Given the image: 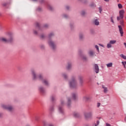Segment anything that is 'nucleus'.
Returning a JSON list of instances; mask_svg holds the SVG:
<instances>
[{
    "mask_svg": "<svg viewBox=\"0 0 126 126\" xmlns=\"http://www.w3.org/2000/svg\"><path fill=\"white\" fill-rule=\"evenodd\" d=\"M32 73L33 76V80H35V79L38 78L40 80H42V83H44L45 85H46V86H49V83H48V81H47V80H43V76H42V75L39 74L38 77H37L34 70H32Z\"/></svg>",
    "mask_w": 126,
    "mask_h": 126,
    "instance_id": "1",
    "label": "nucleus"
},
{
    "mask_svg": "<svg viewBox=\"0 0 126 126\" xmlns=\"http://www.w3.org/2000/svg\"><path fill=\"white\" fill-rule=\"evenodd\" d=\"M8 35L9 37H10V39H6L4 38H0V41L2 42H4V43H12L13 41V38H12L13 34L12 32H8Z\"/></svg>",
    "mask_w": 126,
    "mask_h": 126,
    "instance_id": "2",
    "label": "nucleus"
},
{
    "mask_svg": "<svg viewBox=\"0 0 126 126\" xmlns=\"http://www.w3.org/2000/svg\"><path fill=\"white\" fill-rule=\"evenodd\" d=\"M69 86L70 88L74 89L77 86V82L75 80V77H72L71 80L69 82Z\"/></svg>",
    "mask_w": 126,
    "mask_h": 126,
    "instance_id": "3",
    "label": "nucleus"
},
{
    "mask_svg": "<svg viewBox=\"0 0 126 126\" xmlns=\"http://www.w3.org/2000/svg\"><path fill=\"white\" fill-rule=\"evenodd\" d=\"M125 10H121L119 11V16H117V19L118 21H120L121 19H123L124 17Z\"/></svg>",
    "mask_w": 126,
    "mask_h": 126,
    "instance_id": "4",
    "label": "nucleus"
},
{
    "mask_svg": "<svg viewBox=\"0 0 126 126\" xmlns=\"http://www.w3.org/2000/svg\"><path fill=\"white\" fill-rule=\"evenodd\" d=\"M63 101L61 100V105L59 106V112L60 113V114H63Z\"/></svg>",
    "mask_w": 126,
    "mask_h": 126,
    "instance_id": "5",
    "label": "nucleus"
},
{
    "mask_svg": "<svg viewBox=\"0 0 126 126\" xmlns=\"http://www.w3.org/2000/svg\"><path fill=\"white\" fill-rule=\"evenodd\" d=\"M1 107L3 109H4V110H7L8 111H9V112H11L12 111V109H13L12 106L10 105H2Z\"/></svg>",
    "mask_w": 126,
    "mask_h": 126,
    "instance_id": "6",
    "label": "nucleus"
},
{
    "mask_svg": "<svg viewBox=\"0 0 126 126\" xmlns=\"http://www.w3.org/2000/svg\"><path fill=\"white\" fill-rule=\"evenodd\" d=\"M117 43V40H111L109 41V43L107 45V48L110 49L112 47V45H115Z\"/></svg>",
    "mask_w": 126,
    "mask_h": 126,
    "instance_id": "7",
    "label": "nucleus"
},
{
    "mask_svg": "<svg viewBox=\"0 0 126 126\" xmlns=\"http://www.w3.org/2000/svg\"><path fill=\"white\" fill-rule=\"evenodd\" d=\"M93 115V113H92V112H90L89 113H85L84 114L85 118L87 120L88 119H92Z\"/></svg>",
    "mask_w": 126,
    "mask_h": 126,
    "instance_id": "8",
    "label": "nucleus"
},
{
    "mask_svg": "<svg viewBox=\"0 0 126 126\" xmlns=\"http://www.w3.org/2000/svg\"><path fill=\"white\" fill-rule=\"evenodd\" d=\"M48 44L53 50H55L56 45H55V43H54V42H53V41H52V40L49 41Z\"/></svg>",
    "mask_w": 126,
    "mask_h": 126,
    "instance_id": "9",
    "label": "nucleus"
},
{
    "mask_svg": "<svg viewBox=\"0 0 126 126\" xmlns=\"http://www.w3.org/2000/svg\"><path fill=\"white\" fill-rule=\"evenodd\" d=\"M118 28H119V32L121 34V36L123 37V36H124V30H123V28L122 27V26L121 25L118 26Z\"/></svg>",
    "mask_w": 126,
    "mask_h": 126,
    "instance_id": "10",
    "label": "nucleus"
},
{
    "mask_svg": "<svg viewBox=\"0 0 126 126\" xmlns=\"http://www.w3.org/2000/svg\"><path fill=\"white\" fill-rule=\"evenodd\" d=\"M79 86H82L83 85V80L82 79V76H79Z\"/></svg>",
    "mask_w": 126,
    "mask_h": 126,
    "instance_id": "11",
    "label": "nucleus"
},
{
    "mask_svg": "<svg viewBox=\"0 0 126 126\" xmlns=\"http://www.w3.org/2000/svg\"><path fill=\"white\" fill-rule=\"evenodd\" d=\"M39 91H40V93L41 94H42L43 95H44V94H45L46 91H45V89H43V87H40L39 88Z\"/></svg>",
    "mask_w": 126,
    "mask_h": 126,
    "instance_id": "12",
    "label": "nucleus"
},
{
    "mask_svg": "<svg viewBox=\"0 0 126 126\" xmlns=\"http://www.w3.org/2000/svg\"><path fill=\"white\" fill-rule=\"evenodd\" d=\"M94 69L96 73H99V66H98V64H94Z\"/></svg>",
    "mask_w": 126,
    "mask_h": 126,
    "instance_id": "13",
    "label": "nucleus"
},
{
    "mask_svg": "<svg viewBox=\"0 0 126 126\" xmlns=\"http://www.w3.org/2000/svg\"><path fill=\"white\" fill-rule=\"evenodd\" d=\"M72 98L73 100H75L77 99V94L76 93H73L72 94Z\"/></svg>",
    "mask_w": 126,
    "mask_h": 126,
    "instance_id": "14",
    "label": "nucleus"
},
{
    "mask_svg": "<svg viewBox=\"0 0 126 126\" xmlns=\"http://www.w3.org/2000/svg\"><path fill=\"white\" fill-rule=\"evenodd\" d=\"M46 5L47 8H48L49 10H53V7L51 6V5H50V4H49V3H48V2H46Z\"/></svg>",
    "mask_w": 126,
    "mask_h": 126,
    "instance_id": "15",
    "label": "nucleus"
},
{
    "mask_svg": "<svg viewBox=\"0 0 126 126\" xmlns=\"http://www.w3.org/2000/svg\"><path fill=\"white\" fill-rule=\"evenodd\" d=\"M71 103V99H70V98H68L67 104V106L68 108H69V107H70Z\"/></svg>",
    "mask_w": 126,
    "mask_h": 126,
    "instance_id": "16",
    "label": "nucleus"
},
{
    "mask_svg": "<svg viewBox=\"0 0 126 126\" xmlns=\"http://www.w3.org/2000/svg\"><path fill=\"white\" fill-rule=\"evenodd\" d=\"M70 68H71V63H68V65H67V67H66V69H67L68 70H69V69Z\"/></svg>",
    "mask_w": 126,
    "mask_h": 126,
    "instance_id": "17",
    "label": "nucleus"
},
{
    "mask_svg": "<svg viewBox=\"0 0 126 126\" xmlns=\"http://www.w3.org/2000/svg\"><path fill=\"white\" fill-rule=\"evenodd\" d=\"M36 28H38V30H41V27H40V25L38 23H35Z\"/></svg>",
    "mask_w": 126,
    "mask_h": 126,
    "instance_id": "18",
    "label": "nucleus"
},
{
    "mask_svg": "<svg viewBox=\"0 0 126 126\" xmlns=\"http://www.w3.org/2000/svg\"><path fill=\"white\" fill-rule=\"evenodd\" d=\"M94 23L95 25H96L97 26H98V25H99V21L97 19L95 20Z\"/></svg>",
    "mask_w": 126,
    "mask_h": 126,
    "instance_id": "19",
    "label": "nucleus"
},
{
    "mask_svg": "<svg viewBox=\"0 0 126 126\" xmlns=\"http://www.w3.org/2000/svg\"><path fill=\"white\" fill-rule=\"evenodd\" d=\"M73 116H74V118H78L79 117V114H78L77 113H74L73 114Z\"/></svg>",
    "mask_w": 126,
    "mask_h": 126,
    "instance_id": "20",
    "label": "nucleus"
},
{
    "mask_svg": "<svg viewBox=\"0 0 126 126\" xmlns=\"http://www.w3.org/2000/svg\"><path fill=\"white\" fill-rule=\"evenodd\" d=\"M106 65L108 67H112V66H113V63H110L107 64Z\"/></svg>",
    "mask_w": 126,
    "mask_h": 126,
    "instance_id": "21",
    "label": "nucleus"
},
{
    "mask_svg": "<svg viewBox=\"0 0 126 126\" xmlns=\"http://www.w3.org/2000/svg\"><path fill=\"white\" fill-rule=\"evenodd\" d=\"M102 88L104 89V93H107V92H108V89L107 88L104 87V86H102Z\"/></svg>",
    "mask_w": 126,
    "mask_h": 126,
    "instance_id": "22",
    "label": "nucleus"
},
{
    "mask_svg": "<svg viewBox=\"0 0 126 126\" xmlns=\"http://www.w3.org/2000/svg\"><path fill=\"white\" fill-rule=\"evenodd\" d=\"M53 36H54V33L53 32L50 33L48 35V38L50 39L51 38H52V37H53Z\"/></svg>",
    "mask_w": 126,
    "mask_h": 126,
    "instance_id": "23",
    "label": "nucleus"
},
{
    "mask_svg": "<svg viewBox=\"0 0 126 126\" xmlns=\"http://www.w3.org/2000/svg\"><path fill=\"white\" fill-rule=\"evenodd\" d=\"M89 99H90V97L89 96H84V100H85V101H88V100H89Z\"/></svg>",
    "mask_w": 126,
    "mask_h": 126,
    "instance_id": "24",
    "label": "nucleus"
},
{
    "mask_svg": "<svg viewBox=\"0 0 126 126\" xmlns=\"http://www.w3.org/2000/svg\"><path fill=\"white\" fill-rule=\"evenodd\" d=\"M120 23L121 24V25H122V26H125V25L124 24V20H121L120 21Z\"/></svg>",
    "mask_w": 126,
    "mask_h": 126,
    "instance_id": "25",
    "label": "nucleus"
},
{
    "mask_svg": "<svg viewBox=\"0 0 126 126\" xmlns=\"http://www.w3.org/2000/svg\"><path fill=\"white\" fill-rule=\"evenodd\" d=\"M120 57L122 58V59H124V60H126V56L124 55V54L120 55Z\"/></svg>",
    "mask_w": 126,
    "mask_h": 126,
    "instance_id": "26",
    "label": "nucleus"
},
{
    "mask_svg": "<svg viewBox=\"0 0 126 126\" xmlns=\"http://www.w3.org/2000/svg\"><path fill=\"white\" fill-rule=\"evenodd\" d=\"M89 54L90 56H93L94 55V52H93V51H90L89 52Z\"/></svg>",
    "mask_w": 126,
    "mask_h": 126,
    "instance_id": "27",
    "label": "nucleus"
},
{
    "mask_svg": "<svg viewBox=\"0 0 126 126\" xmlns=\"http://www.w3.org/2000/svg\"><path fill=\"white\" fill-rule=\"evenodd\" d=\"M63 77L64 78V79H67V76L65 74H63Z\"/></svg>",
    "mask_w": 126,
    "mask_h": 126,
    "instance_id": "28",
    "label": "nucleus"
},
{
    "mask_svg": "<svg viewBox=\"0 0 126 126\" xmlns=\"http://www.w3.org/2000/svg\"><path fill=\"white\" fill-rule=\"evenodd\" d=\"M80 40H82L83 39V34L82 33H80L79 35Z\"/></svg>",
    "mask_w": 126,
    "mask_h": 126,
    "instance_id": "29",
    "label": "nucleus"
},
{
    "mask_svg": "<svg viewBox=\"0 0 126 126\" xmlns=\"http://www.w3.org/2000/svg\"><path fill=\"white\" fill-rule=\"evenodd\" d=\"M82 58L83 61H87V58H86V56H83L82 57Z\"/></svg>",
    "mask_w": 126,
    "mask_h": 126,
    "instance_id": "30",
    "label": "nucleus"
},
{
    "mask_svg": "<svg viewBox=\"0 0 126 126\" xmlns=\"http://www.w3.org/2000/svg\"><path fill=\"white\" fill-rule=\"evenodd\" d=\"M51 101H52V102H54V101H55V96L52 95V96H51Z\"/></svg>",
    "mask_w": 126,
    "mask_h": 126,
    "instance_id": "31",
    "label": "nucleus"
},
{
    "mask_svg": "<svg viewBox=\"0 0 126 126\" xmlns=\"http://www.w3.org/2000/svg\"><path fill=\"white\" fill-rule=\"evenodd\" d=\"M99 124H100V121H99V120H97L96 121V124H95V126H99Z\"/></svg>",
    "mask_w": 126,
    "mask_h": 126,
    "instance_id": "32",
    "label": "nucleus"
},
{
    "mask_svg": "<svg viewBox=\"0 0 126 126\" xmlns=\"http://www.w3.org/2000/svg\"><path fill=\"white\" fill-rule=\"evenodd\" d=\"M118 7L120 9L123 8V5L122 4H118Z\"/></svg>",
    "mask_w": 126,
    "mask_h": 126,
    "instance_id": "33",
    "label": "nucleus"
},
{
    "mask_svg": "<svg viewBox=\"0 0 126 126\" xmlns=\"http://www.w3.org/2000/svg\"><path fill=\"white\" fill-rule=\"evenodd\" d=\"M85 11H82L81 12V15H82L83 16H84L85 15Z\"/></svg>",
    "mask_w": 126,
    "mask_h": 126,
    "instance_id": "34",
    "label": "nucleus"
},
{
    "mask_svg": "<svg viewBox=\"0 0 126 126\" xmlns=\"http://www.w3.org/2000/svg\"><path fill=\"white\" fill-rule=\"evenodd\" d=\"M63 17H64V18H67L68 17V15L66 14H64L63 15Z\"/></svg>",
    "mask_w": 126,
    "mask_h": 126,
    "instance_id": "35",
    "label": "nucleus"
},
{
    "mask_svg": "<svg viewBox=\"0 0 126 126\" xmlns=\"http://www.w3.org/2000/svg\"><path fill=\"white\" fill-rule=\"evenodd\" d=\"M36 10H37L38 11H41V10H42V8H41V7H38L37 8Z\"/></svg>",
    "mask_w": 126,
    "mask_h": 126,
    "instance_id": "36",
    "label": "nucleus"
},
{
    "mask_svg": "<svg viewBox=\"0 0 126 126\" xmlns=\"http://www.w3.org/2000/svg\"><path fill=\"white\" fill-rule=\"evenodd\" d=\"M99 10L100 13H101V12H102V10H103V9H102V7H99Z\"/></svg>",
    "mask_w": 126,
    "mask_h": 126,
    "instance_id": "37",
    "label": "nucleus"
},
{
    "mask_svg": "<svg viewBox=\"0 0 126 126\" xmlns=\"http://www.w3.org/2000/svg\"><path fill=\"white\" fill-rule=\"evenodd\" d=\"M95 47L96 48L97 52H99V46H98V45H95Z\"/></svg>",
    "mask_w": 126,
    "mask_h": 126,
    "instance_id": "38",
    "label": "nucleus"
},
{
    "mask_svg": "<svg viewBox=\"0 0 126 126\" xmlns=\"http://www.w3.org/2000/svg\"><path fill=\"white\" fill-rule=\"evenodd\" d=\"M110 19H111V21L112 23H113V24L115 23V22H114V19H113V17H111Z\"/></svg>",
    "mask_w": 126,
    "mask_h": 126,
    "instance_id": "39",
    "label": "nucleus"
},
{
    "mask_svg": "<svg viewBox=\"0 0 126 126\" xmlns=\"http://www.w3.org/2000/svg\"><path fill=\"white\" fill-rule=\"evenodd\" d=\"M50 111H51V112H53V111H54V106H51L50 108Z\"/></svg>",
    "mask_w": 126,
    "mask_h": 126,
    "instance_id": "40",
    "label": "nucleus"
},
{
    "mask_svg": "<svg viewBox=\"0 0 126 126\" xmlns=\"http://www.w3.org/2000/svg\"><path fill=\"white\" fill-rule=\"evenodd\" d=\"M81 54H82V51L81 50H79V55L81 56Z\"/></svg>",
    "mask_w": 126,
    "mask_h": 126,
    "instance_id": "41",
    "label": "nucleus"
},
{
    "mask_svg": "<svg viewBox=\"0 0 126 126\" xmlns=\"http://www.w3.org/2000/svg\"><path fill=\"white\" fill-rule=\"evenodd\" d=\"M48 26H49L48 25V24H45L43 26V27H44V28H48Z\"/></svg>",
    "mask_w": 126,
    "mask_h": 126,
    "instance_id": "42",
    "label": "nucleus"
},
{
    "mask_svg": "<svg viewBox=\"0 0 126 126\" xmlns=\"http://www.w3.org/2000/svg\"><path fill=\"white\" fill-rule=\"evenodd\" d=\"M40 38H41V39H44V38H45V35H44V34H42L40 36Z\"/></svg>",
    "mask_w": 126,
    "mask_h": 126,
    "instance_id": "43",
    "label": "nucleus"
},
{
    "mask_svg": "<svg viewBox=\"0 0 126 126\" xmlns=\"http://www.w3.org/2000/svg\"><path fill=\"white\" fill-rule=\"evenodd\" d=\"M33 33L35 35L38 34V32H37L36 31H33Z\"/></svg>",
    "mask_w": 126,
    "mask_h": 126,
    "instance_id": "44",
    "label": "nucleus"
},
{
    "mask_svg": "<svg viewBox=\"0 0 126 126\" xmlns=\"http://www.w3.org/2000/svg\"><path fill=\"white\" fill-rule=\"evenodd\" d=\"M40 3H43L44 2H45V0H41L39 1Z\"/></svg>",
    "mask_w": 126,
    "mask_h": 126,
    "instance_id": "45",
    "label": "nucleus"
},
{
    "mask_svg": "<svg viewBox=\"0 0 126 126\" xmlns=\"http://www.w3.org/2000/svg\"><path fill=\"white\" fill-rule=\"evenodd\" d=\"M122 63L123 65L125 66V64L126 65V62H122Z\"/></svg>",
    "mask_w": 126,
    "mask_h": 126,
    "instance_id": "46",
    "label": "nucleus"
},
{
    "mask_svg": "<svg viewBox=\"0 0 126 126\" xmlns=\"http://www.w3.org/2000/svg\"><path fill=\"white\" fill-rule=\"evenodd\" d=\"M90 5H91V6L93 7V6H94L95 4L94 3H92V4H91Z\"/></svg>",
    "mask_w": 126,
    "mask_h": 126,
    "instance_id": "47",
    "label": "nucleus"
},
{
    "mask_svg": "<svg viewBox=\"0 0 126 126\" xmlns=\"http://www.w3.org/2000/svg\"><path fill=\"white\" fill-rule=\"evenodd\" d=\"M100 105H101V103H100L99 102H98L97 104L98 108H99V107H100Z\"/></svg>",
    "mask_w": 126,
    "mask_h": 126,
    "instance_id": "48",
    "label": "nucleus"
},
{
    "mask_svg": "<svg viewBox=\"0 0 126 126\" xmlns=\"http://www.w3.org/2000/svg\"><path fill=\"white\" fill-rule=\"evenodd\" d=\"M3 6H6L7 5V3H4L3 4Z\"/></svg>",
    "mask_w": 126,
    "mask_h": 126,
    "instance_id": "49",
    "label": "nucleus"
},
{
    "mask_svg": "<svg viewBox=\"0 0 126 126\" xmlns=\"http://www.w3.org/2000/svg\"><path fill=\"white\" fill-rule=\"evenodd\" d=\"M66 8L67 10L69 9V6H66Z\"/></svg>",
    "mask_w": 126,
    "mask_h": 126,
    "instance_id": "50",
    "label": "nucleus"
},
{
    "mask_svg": "<svg viewBox=\"0 0 126 126\" xmlns=\"http://www.w3.org/2000/svg\"><path fill=\"white\" fill-rule=\"evenodd\" d=\"M124 46H125V48L126 49V42H124Z\"/></svg>",
    "mask_w": 126,
    "mask_h": 126,
    "instance_id": "51",
    "label": "nucleus"
},
{
    "mask_svg": "<svg viewBox=\"0 0 126 126\" xmlns=\"http://www.w3.org/2000/svg\"><path fill=\"white\" fill-rule=\"evenodd\" d=\"M41 49H44V45H41L40 46Z\"/></svg>",
    "mask_w": 126,
    "mask_h": 126,
    "instance_id": "52",
    "label": "nucleus"
},
{
    "mask_svg": "<svg viewBox=\"0 0 126 126\" xmlns=\"http://www.w3.org/2000/svg\"><path fill=\"white\" fill-rule=\"evenodd\" d=\"M2 117V114L0 113V118H1Z\"/></svg>",
    "mask_w": 126,
    "mask_h": 126,
    "instance_id": "53",
    "label": "nucleus"
},
{
    "mask_svg": "<svg viewBox=\"0 0 126 126\" xmlns=\"http://www.w3.org/2000/svg\"><path fill=\"white\" fill-rule=\"evenodd\" d=\"M70 26L71 28H72V26H73L72 25V24H70Z\"/></svg>",
    "mask_w": 126,
    "mask_h": 126,
    "instance_id": "54",
    "label": "nucleus"
},
{
    "mask_svg": "<svg viewBox=\"0 0 126 126\" xmlns=\"http://www.w3.org/2000/svg\"><path fill=\"white\" fill-rule=\"evenodd\" d=\"M104 0V1H109V0Z\"/></svg>",
    "mask_w": 126,
    "mask_h": 126,
    "instance_id": "55",
    "label": "nucleus"
},
{
    "mask_svg": "<svg viewBox=\"0 0 126 126\" xmlns=\"http://www.w3.org/2000/svg\"><path fill=\"white\" fill-rule=\"evenodd\" d=\"M33 1H37L38 0H32Z\"/></svg>",
    "mask_w": 126,
    "mask_h": 126,
    "instance_id": "56",
    "label": "nucleus"
},
{
    "mask_svg": "<svg viewBox=\"0 0 126 126\" xmlns=\"http://www.w3.org/2000/svg\"><path fill=\"white\" fill-rule=\"evenodd\" d=\"M124 67H125V68H126V64H125V65H124Z\"/></svg>",
    "mask_w": 126,
    "mask_h": 126,
    "instance_id": "57",
    "label": "nucleus"
},
{
    "mask_svg": "<svg viewBox=\"0 0 126 126\" xmlns=\"http://www.w3.org/2000/svg\"><path fill=\"white\" fill-rule=\"evenodd\" d=\"M49 126H53L52 125H49Z\"/></svg>",
    "mask_w": 126,
    "mask_h": 126,
    "instance_id": "58",
    "label": "nucleus"
},
{
    "mask_svg": "<svg viewBox=\"0 0 126 126\" xmlns=\"http://www.w3.org/2000/svg\"><path fill=\"white\" fill-rule=\"evenodd\" d=\"M100 46H101V47H103V45H100Z\"/></svg>",
    "mask_w": 126,
    "mask_h": 126,
    "instance_id": "59",
    "label": "nucleus"
},
{
    "mask_svg": "<svg viewBox=\"0 0 126 126\" xmlns=\"http://www.w3.org/2000/svg\"><path fill=\"white\" fill-rule=\"evenodd\" d=\"M90 81H91V79H90Z\"/></svg>",
    "mask_w": 126,
    "mask_h": 126,
    "instance_id": "60",
    "label": "nucleus"
}]
</instances>
